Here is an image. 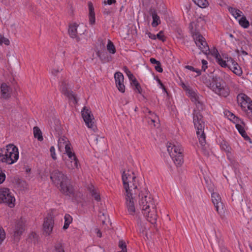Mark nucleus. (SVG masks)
Listing matches in <instances>:
<instances>
[{
  "label": "nucleus",
  "instance_id": "nucleus-1",
  "mask_svg": "<svg viewBox=\"0 0 252 252\" xmlns=\"http://www.w3.org/2000/svg\"><path fill=\"white\" fill-rule=\"evenodd\" d=\"M185 89L189 94V96L196 106L193 113V122L194 127L196 129V135L201 145V149L204 154L208 156L209 152L205 146V122L203 121V116L200 113L204 109V105L202 101V96L197 94L193 90L187 87H186Z\"/></svg>",
  "mask_w": 252,
  "mask_h": 252
},
{
  "label": "nucleus",
  "instance_id": "nucleus-2",
  "mask_svg": "<svg viewBox=\"0 0 252 252\" xmlns=\"http://www.w3.org/2000/svg\"><path fill=\"white\" fill-rule=\"evenodd\" d=\"M136 177L134 173L124 171L122 175V181L125 190V198L127 211L131 215H134L135 212L134 200L139 189L135 182Z\"/></svg>",
  "mask_w": 252,
  "mask_h": 252
},
{
  "label": "nucleus",
  "instance_id": "nucleus-3",
  "mask_svg": "<svg viewBox=\"0 0 252 252\" xmlns=\"http://www.w3.org/2000/svg\"><path fill=\"white\" fill-rule=\"evenodd\" d=\"M139 205L146 220L153 224H156L158 219L157 209L153 198L149 191L144 188L137 192Z\"/></svg>",
  "mask_w": 252,
  "mask_h": 252
},
{
  "label": "nucleus",
  "instance_id": "nucleus-4",
  "mask_svg": "<svg viewBox=\"0 0 252 252\" xmlns=\"http://www.w3.org/2000/svg\"><path fill=\"white\" fill-rule=\"evenodd\" d=\"M50 179L63 194L71 196L73 194L74 189L71 184L70 179L62 171L58 169L54 170L50 173Z\"/></svg>",
  "mask_w": 252,
  "mask_h": 252
},
{
  "label": "nucleus",
  "instance_id": "nucleus-5",
  "mask_svg": "<svg viewBox=\"0 0 252 252\" xmlns=\"http://www.w3.org/2000/svg\"><path fill=\"white\" fill-rule=\"evenodd\" d=\"M19 158L18 148L13 144H9L6 148L0 150V161L12 164Z\"/></svg>",
  "mask_w": 252,
  "mask_h": 252
},
{
  "label": "nucleus",
  "instance_id": "nucleus-6",
  "mask_svg": "<svg viewBox=\"0 0 252 252\" xmlns=\"http://www.w3.org/2000/svg\"><path fill=\"white\" fill-rule=\"evenodd\" d=\"M208 86L220 96L226 97L229 94V88L225 85L222 79L220 77H213Z\"/></svg>",
  "mask_w": 252,
  "mask_h": 252
},
{
  "label": "nucleus",
  "instance_id": "nucleus-7",
  "mask_svg": "<svg viewBox=\"0 0 252 252\" xmlns=\"http://www.w3.org/2000/svg\"><path fill=\"white\" fill-rule=\"evenodd\" d=\"M167 151L174 163L177 166L181 165L183 163V149L181 145L170 143L167 145Z\"/></svg>",
  "mask_w": 252,
  "mask_h": 252
},
{
  "label": "nucleus",
  "instance_id": "nucleus-8",
  "mask_svg": "<svg viewBox=\"0 0 252 252\" xmlns=\"http://www.w3.org/2000/svg\"><path fill=\"white\" fill-rule=\"evenodd\" d=\"M82 117L89 128L92 129L94 131L97 129L95 124V120L93 114L89 107L84 106L81 111Z\"/></svg>",
  "mask_w": 252,
  "mask_h": 252
},
{
  "label": "nucleus",
  "instance_id": "nucleus-9",
  "mask_svg": "<svg viewBox=\"0 0 252 252\" xmlns=\"http://www.w3.org/2000/svg\"><path fill=\"white\" fill-rule=\"evenodd\" d=\"M192 35L197 46L205 54L209 53V47L205 40V38L199 32L194 31L192 32Z\"/></svg>",
  "mask_w": 252,
  "mask_h": 252
},
{
  "label": "nucleus",
  "instance_id": "nucleus-10",
  "mask_svg": "<svg viewBox=\"0 0 252 252\" xmlns=\"http://www.w3.org/2000/svg\"><path fill=\"white\" fill-rule=\"evenodd\" d=\"M15 198L7 188L0 189V202L7 204L10 207L14 206Z\"/></svg>",
  "mask_w": 252,
  "mask_h": 252
},
{
  "label": "nucleus",
  "instance_id": "nucleus-11",
  "mask_svg": "<svg viewBox=\"0 0 252 252\" xmlns=\"http://www.w3.org/2000/svg\"><path fill=\"white\" fill-rule=\"evenodd\" d=\"M232 118L234 119V123H236L235 127L238 130L240 134L242 135V137L244 138L246 140L249 141L250 143H251V139L247 135V133L244 128V126H245L244 122L239 119L238 117H236L233 114L231 113L230 118L229 119L230 120H232Z\"/></svg>",
  "mask_w": 252,
  "mask_h": 252
},
{
  "label": "nucleus",
  "instance_id": "nucleus-12",
  "mask_svg": "<svg viewBox=\"0 0 252 252\" xmlns=\"http://www.w3.org/2000/svg\"><path fill=\"white\" fill-rule=\"evenodd\" d=\"M212 200L217 212L222 216L224 214V205L221 202V199L220 194L215 192L212 193Z\"/></svg>",
  "mask_w": 252,
  "mask_h": 252
},
{
  "label": "nucleus",
  "instance_id": "nucleus-13",
  "mask_svg": "<svg viewBox=\"0 0 252 252\" xmlns=\"http://www.w3.org/2000/svg\"><path fill=\"white\" fill-rule=\"evenodd\" d=\"M237 101L242 109L245 112L249 110V106L252 103L251 98L244 94H239L237 96Z\"/></svg>",
  "mask_w": 252,
  "mask_h": 252
},
{
  "label": "nucleus",
  "instance_id": "nucleus-14",
  "mask_svg": "<svg viewBox=\"0 0 252 252\" xmlns=\"http://www.w3.org/2000/svg\"><path fill=\"white\" fill-rule=\"evenodd\" d=\"M67 87L68 84L65 81H63L62 82L60 90L62 94L66 96L69 99L73 100L74 103H77V100L75 94L72 91L68 89Z\"/></svg>",
  "mask_w": 252,
  "mask_h": 252
},
{
  "label": "nucleus",
  "instance_id": "nucleus-15",
  "mask_svg": "<svg viewBox=\"0 0 252 252\" xmlns=\"http://www.w3.org/2000/svg\"><path fill=\"white\" fill-rule=\"evenodd\" d=\"M54 224V220L52 216L50 215H48L44 220L43 224V230L44 233L47 235H49L52 232L53 226Z\"/></svg>",
  "mask_w": 252,
  "mask_h": 252
},
{
  "label": "nucleus",
  "instance_id": "nucleus-16",
  "mask_svg": "<svg viewBox=\"0 0 252 252\" xmlns=\"http://www.w3.org/2000/svg\"><path fill=\"white\" fill-rule=\"evenodd\" d=\"M116 86L119 91L122 93L125 91V86L124 84V76L120 72H117L114 74Z\"/></svg>",
  "mask_w": 252,
  "mask_h": 252
},
{
  "label": "nucleus",
  "instance_id": "nucleus-17",
  "mask_svg": "<svg viewBox=\"0 0 252 252\" xmlns=\"http://www.w3.org/2000/svg\"><path fill=\"white\" fill-rule=\"evenodd\" d=\"M80 26L77 25L76 23H73L70 24L69 26L68 33L71 38H76L77 41L80 40V38L78 37V34H82L84 33L83 31L78 32V28H80Z\"/></svg>",
  "mask_w": 252,
  "mask_h": 252
},
{
  "label": "nucleus",
  "instance_id": "nucleus-18",
  "mask_svg": "<svg viewBox=\"0 0 252 252\" xmlns=\"http://www.w3.org/2000/svg\"><path fill=\"white\" fill-rule=\"evenodd\" d=\"M12 89L9 86L5 83H2L0 85L1 98L8 99L11 97Z\"/></svg>",
  "mask_w": 252,
  "mask_h": 252
},
{
  "label": "nucleus",
  "instance_id": "nucleus-19",
  "mask_svg": "<svg viewBox=\"0 0 252 252\" xmlns=\"http://www.w3.org/2000/svg\"><path fill=\"white\" fill-rule=\"evenodd\" d=\"M24 230V225L22 221H19L16 225L13 236L15 240H19V236L22 234Z\"/></svg>",
  "mask_w": 252,
  "mask_h": 252
},
{
  "label": "nucleus",
  "instance_id": "nucleus-20",
  "mask_svg": "<svg viewBox=\"0 0 252 252\" xmlns=\"http://www.w3.org/2000/svg\"><path fill=\"white\" fill-rule=\"evenodd\" d=\"M64 162L65 166L69 169L78 168L79 162L77 158L74 159H73V158L65 159Z\"/></svg>",
  "mask_w": 252,
  "mask_h": 252
},
{
  "label": "nucleus",
  "instance_id": "nucleus-21",
  "mask_svg": "<svg viewBox=\"0 0 252 252\" xmlns=\"http://www.w3.org/2000/svg\"><path fill=\"white\" fill-rule=\"evenodd\" d=\"M89 7V23L91 25H94L95 22V13L94 11V8L93 4L92 2H88Z\"/></svg>",
  "mask_w": 252,
  "mask_h": 252
},
{
  "label": "nucleus",
  "instance_id": "nucleus-22",
  "mask_svg": "<svg viewBox=\"0 0 252 252\" xmlns=\"http://www.w3.org/2000/svg\"><path fill=\"white\" fill-rule=\"evenodd\" d=\"M221 149L224 150L227 154V156L229 160L232 159V155L231 154V148L228 143L225 141H222L220 144Z\"/></svg>",
  "mask_w": 252,
  "mask_h": 252
},
{
  "label": "nucleus",
  "instance_id": "nucleus-23",
  "mask_svg": "<svg viewBox=\"0 0 252 252\" xmlns=\"http://www.w3.org/2000/svg\"><path fill=\"white\" fill-rule=\"evenodd\" d=\"M96 55L102 63L108 62L111 60V58L109 57L106 51L100 52L98 51L96 52Z\"/></svg>",
  "mask_w": 252,
  "mask_h": 252
},
{
  "label": "nucleus",
  "instance_id": "nucleus-24",
  "mask_svg": "<svg viewBox=\"0 0 252 252\" xmlns=\"http://www.w3.org/2000/svg\"><path fill=\"white\" fill-rule=\"evenodd\" d=\"M130 84L133 87V89L135 91H137L140 94L142 93V89L140 85L135 78L130 80Z\"/></svg>",
  "mask_w": 252,
  "mask_h": 252
},
{
  "label": "nucleus",
  "instance_id": "nucleus-25",
  "mask_svg": "<svg viewBox=\"0 0 252 252\" xmlns=\"http://www.w3.org/2000/svg\"><path fill=\"white\" fill-rule=\"evenodd\" d=\"M88 189L96 200L99 201L100 200L99 195L97 193L93 185L90 184L88 185Z\"/></svg>",
  "mask_w": 252,
  "mask_h": 252
},
{
  "label": "nucleus",
  "instance_id": "nucleus-26",
  "mask_svg": "<svg viewBox=\"0 0 252 252\" xmlns=\"http://www.w3.org/2000/svg\"><path fill=\"white\" fill-rule=\"evenodd\" d=\"M228 10L235 19L240 17L241 16V14L242 13V12L240 10L230 6L228 7Z\"/></svg>",
  "mask_w": 252,
  "mask_h": 252
},
{
  "label": "nucleus",
  "instance_id": "nucleus-27",
  "mask_svg": "<svg viewBox=\"0 0 252 252\" xmlns=\"http://www.w3.org/2000/svg\"><path fill=\"white\" fill-rule=\"evenodd\" d=\"M152 15L153 20L152 25L153 27H156L160 23L159 17L155 10L152 12Z\"/></svg>",
  "mask_w": 252,
  "mask_h": 252
},
{
  "label": "nucleus",
  "instance_id": "nucleus-28",
  "mask_svg": "<svg viewBox=\"0 0 252 252\" xmlns=\"http://www.w3.org/2000/svg\"><path fill=\"white\" fill-rule=\"evenodd\" d=\"M69 143L68 139L65 136H62L59 138L58 140V148L60 150L65 146V144H68Z\"/></svg>",
  "mask_w": 252,
  "mask_h": 252
},
{
  "label": "nucleus",
  "instance_id": "nucleus-29",
  "mask_svg": "<svg viewBox=\"0 0 252 252\" xmlns=\"http://www.w3.org/2000/svg\"><path fill=\"white\" fill-rule=\"evenodd\" d=\"M33 134L35 138H36L38 140L42 141L43 140V138L42 135V132L37 126L33 127Z\"/></svg>",
  "mask_w": 252,
  "mask_h": 252
},
{
  "label": "nucleus",
  "instance_id": "nucleus-30",
  "mask_svg": "<svg viewBox=\"0 0 252 252\" xmlns=\"http://www.w3.org/2000/svg\"><path fill=\"white\" fill-rule=\"evenodd\" d=\"M72 218L68 214H65L64 216V224L63 226V229H66L68 228L69 224L72 222Z\"/></svg>",
  "mask_w": 252,
  "mask_h": 252
},
{
  "label": "nucleus",
  "instance_id": "nucleus-31",
  "mask_svg": "<svg viewBox=\"0 0 252 252\" xmlns=\"http://www.w3.org/2000/svg\"><path fill=\"white\" fill-rule=\"evenodd\" d=\"M194 3L201 8L206 7L208 5L207 0H192Z\"/></svg>",
  "mask_w": 252,
  "mask_h": 252
},
{
  "label": "nucleus",
  "instance_id": "nucleus-32",
  "mask_svg": "<svg viewBox=\"0 0 252 252\" xmlns=\"http://www.w3.org/2000/svg\"><path fill=\"white\" fill-rule=\"evenodd\" d=\"M239 24L244 28H247L249 27V22L247 20L245 16H243L239 21Z\"/></svg>",
  "mask_w": 252,
  "mask_h": 252
},
{
  "label": "nucleus",
  "instance_id": "nucleus-33",
  "mask_svg": "<svg viewBox=\"0 0 252 252\" xmlns=\"http://www.w3.org/2000/svg\"><path fill=\"white\" fill-rule=\"evenodd\" d=\"M107 49L110 53L114 54L116 53L115 47L114 44L110 40H108L107 45Z\"/></svg>",
  "mask_w": 252,
  "mask_h": 252
},
{
  "label": "nucleus",
  "instance_id": "nucleus-34",
  "mask_svg": "<svg viewBox=\"0 0 252 252\" xmlns=\"http://www.w3.org/2000/svg\"><path fill=\"white\" fill-rule=\"evenodd\" d=\"M233 69L231 70L236 75L238 76H240L242 74V70L240 67V66L238 65V64L235 63V66H232Z\"/></svg>",
  "mask_w": 252,
  "mask_h": 252
},
{
  "label": "nucleus",
  "instance_id": "nucleus-35",
  "mask_svg": "<svg viewBox=\"0 0 252 252\" xmlns=\"http://www.w3.org/2000/svg\"><path fill=\"white\" fill-rule=\"evenodd\" d=\"M237 63L232 58H227V67H229L231 70L233 69L232 66H235V63Z\"/></svg>",
  "mask_w": 252,
  "mask_h": 252
},
{
  "label": "nucleus",
  "instance_id": "nucleus-36",
  "mask_svg": "<svg viewBox=\"0 0 252 252\" xmlns=\"http://www.w3.org/2000/svg\"><path fill=\"white\" fill-rule=\"evenodd\" d=\"M55 248L56 252H64V247L61 243L57 244L55 246Z\"/></svg>",
  "mask_w": 252,
  "mask_h": 252
},
{
  "label": "nucleus",
  "instance_id": "nucleus-37",
  "mask_svg": "<svg viewBox=\"0 0 252 252\" xmlns=\"http://www.w3.org/2000/svg\"><path fill=\"white\" fill-rule=\"evenodd\" d=\"M124 69L130 81L132 79H133V78H135L134 76V75H133V74L130 72V71L126 66H125L124 67Z\"/></svg>",
  "mask_w": 252,
  "mask_h": 252
},
{
  "label": "nucleus",
  "instance_id": "nucleus-38",
  "mask_svg": "<svg viewBox=\"0 0 252 252\" xmlns=\"http://www.w3.org/2000/svg\"><path fill=\"white\" fill-rule=\"evenodd\" d=\"M2 43L6 45H8L10 44V41L7 38L0 34V45H1Z\"/></svg>",
  "mask_w": 252,
  "mask_h": 252
},
{
  "label": "nucleus",
  "instance_id": "nucleus-39",
  "mask_svg": "<svg viewBox=\"0 0 252 252\" xmlns=\"http://www.w3.org/2000/svg\"><path fill=\"white\" fill-rule=\"evenodd\" d=\"M185 68L190 70L192 71L196 72L197 73V75L196 76H199L201 74V71L199 69H195L193 66L190 65H186L185 66Z\"/></svg>",
  "mask_w": 252,
  "mask_h": 252
},
{
  "label": "nucleus",
  "instance_id": "nucleus-40",
  "mask_svg": "<svg viewBox=\"0 0 252 252\" xmlns=\"http://www.w3.org/2000/svg\"><path fill=\"white\" fill-rule=\"evenodd\" d=\"M218 63L221 65L222 67H226L227 66V61L226 62L225 61L223 60L221 58L220 56H219L218 59Z\"/></svg>",
  "mask_w": 252,
  "mask_h": 252
},
{
  "label": "nucleus",
  "instance_id": "nucleus-41",
  "mask_svg": "<svg viewBox=\"0 0 252 252\" xmlns=\"http://www.w3.org/2000/svg\"><path fill=\"white\" fill-rule=\"evenodd\" d=\"M156 37H157L159 40H161L162 41H164L165 40V38L163 34V32L162 31H160L157 34Z\"/></svg>",
  "mask_w": 252,
  "mask_h": 252
},
{
  "label": "nucleus",
  "instance_id": "nucleus-42",
  "mask_svg": "<svg viewBox=\"0 0 252 252\" xmlns=\"http://www.w3.org/2000/svg\"><path fill=\"white\" fill-rule=\"evenodd\" d=\"M50 152L51 153V156L52 158L54 160H56L57 159V157L56 156V153H55V149L54 146L51 147L50 149Z\"/></svg>",
  "mask_w": 252,
  "mask_h": 252
},
{
  "label": "nucleus",
  "instance_id": "nucleus-43",
  "mask_svg": "<svg viewBox=\"0 0 252 252\" xmlns=\"http://www.w3.org/2000/svg\"><path fill=\"white\" fill-rule=\"evenodd\" d=\"M5 237V234L2 228L0 227V244L3 241Z\"/></svg>",
  "mask_w": 252,
  "mask_h": 252
},
{
  "label": "nucleus",
  "instance_id": "nucleus-44",
  "mask_svg": "<svg viewBox=\"0 0 252 252\" xmlns=\"http://www.w3.org/2000/svg\"><path fill=\"white\" fill-rule=\"evenodd\" d=\"M246 112L248 117L252 120V103H251V105L249 106V110Z\"/></svg>",
  "mask_w": 252,
  "mask_h": 252
},
{
  "label": "nucleus",
  "instance_id": "nucleus-45",
  "mask_svg": "<svg viewBox=\"0 0 252 252\" xmlns=\"http://www.w3.org/2000/svg\"><path fill=\"white\" fill-rule=\"evenodd\" d=\"M68 156V158L67 159H70L73 158V159H74L75 158H76V157L74 154V153L72 152V151L67 152L65 153Z\"/></svg>",
  "mask_w": 252,
  "mask_h": 252
},
{
  "label": "nucleus",
  "instance_id": "nucleus-46",
  "mask_svg": "<svg viewBox=\"0 0 252 252\" xmlns=\"http://www.w3.org/2000/svg\"><path fill=\"white\" fill-rule=\"evenodd\" d=\"M155 69L158 72H162L163 71V69L161 66V63L160 62L159 63H158L155 66Z\"/></svg>",
  "mask_w": 252,
  "mask_h": 252
},
{
  "label": "nucleus",
  "instance_id": "nucleus-47",
  "mask_svg": "<svg viewBox=\"0 0 252 252\" xmlns=\"http://www.w3.org/2000/svg\"><path fill=\"white\" fill-rule=\"evenodd\" d=\"M37 235L35 233H32L29 236V239L31 240L32 241H33L34 243L35 242L37 239Z\"/></svg>",
  "mask_w": 252,
  "mask_h": 252
},
{
  "label": "nucleus",
  "instance_id": "nucleus-48",
  "mask_svg": "<svg viewBox=\"0 0 252 252\" xmlns=\"http://www.w3.org/2000/svg\"><path fill=\"white\" fill-rule=\"evenodd\" d=\"M157 118V116L155 114H152V115H151V117L150 118L152 123H153L154 124L155 126H156V125L155 124V123L156 121Z\"/></svg>",
  "mask_w": 252,
  "mask_h": 252
},
{
  "label": "nucleus",
  "instance_id": "nucleus-49",
  "mask_svg": "<svg viewBox=\"0 0 252 252\" xmlns=\"http://www.w3.org/2000/svg\"><path fill=\"white\" fill-rule=\"evenodd\" d=\"M116 2V0H104L103 3H104V4L105 5H106L107 4L111 5L112 3H115Z\"/></svg>",
  "mask_w": 252,
  "mask_h": 252
},
{
  "label": "nucleus",
  "instance_id": "nucleus-50",
  "mask_svg": "<svg viewBox=\"0 0 252 252\" xmlns=\"http://www.w3.org/2000/svg\"><path fill=\"white\" fill-rule=\"evenodd\" d=\"M64 148H65V153H66L67 152L71 151V149H72L71 145L69 143L68 144H65V146H64Z\"/></svg>",
  "mask_w": 252,
  "mask_h": 252
},
{
  "label": "nucleus",
  "instance_id": "nucleus-51",
  "mask_svg": "<svg viewBox=\"0 0 252 252\" xmlns=\"http://www.w3.org/2000/svg\"><path fill=\"white\" fill-rule=\"evenodd\" d=\"M212 55L215 56L216 59H218V58L220 56L219 53H218V51L217 49H214L213 51H212Z\"/></svg>",
  "mask_w": 252,
  "mask_h": 252
},
{
  "label": "nucleus",
  "instance_id": "nucleus-52",
  "mask_svg": "<svg viewBox=\"0 0 252 252\" xmlns=\"http://www.w3.org/2000/svg\"><path fill=\"white\" fill-rule=\"evenodd\" d=\"M112 12L111 9H107L106 8H105L103 10V14L105 15H109Z\"/></svg>",
  "mask_w": 252,
  "mask_h": 252
},
{
  "label": "nucleus",
  "instance_id": "nucleus-53",
  "mask_svg": "<svg viewBox=\"0 0 252 252\" xmlns=\"http://www.w3.org/2000/svg\"><path fill=\"white\" fill-rule=\"evenodd\" d=\"M157 81H158V83H159V84L161 86V87L162 88L163 90L167 94V91L166 90V89H165V87L164 86V85H163L162 83L161 82L160 79L158 78L157 79Z\"/></svg>",
  "mask_w": 252,
  "mask_h": 252
},
{
  "label": "nucleus",
  "instance_id": "nucleus-54",
  "mask_svg": "<svg viewBox=\"0 0 252 252\" xmlns=\"http://www.w3.org/2000/svg\"><path fill=\"white\" fill-rule=\"evenodd\" d=\"M150 62L152 64H157L158 63H159V61L156 60L155 58H151Z\"/></svg>",
  "mask_w": 252,
  "mask_h": 252
},
{
  "label": "nucleus",
  "instance_id": "nucleus-55",
  "mask_svg": "<svg viewBox=\"0 0 252 252\" xmlns=\"http://www.w3.org/2000/svg\"><path fill=\"white\" fill-rule=\"evenodd\" d=\"M60 71V70L59 69H53L52 70V73L54 75H56Z\"/></svg>",
  "mask_w": 252,
  "mask_h": 252
},
{
  "label": "nucleus",
  "instance_id": "nucleus-56",
  "mask_svg": "<svg viewBox=\"0 0 252 252\" xmlns=\"http://www.w3.org/2000/svg\"><path fill=\"white\" fill-rule=\"evenodd\" d=\"M148 36H149V38H150L152 39H156V35L155 34L151 33V32L148 33Z\"/></svg>",
  "mask_w": 252,
  "mask_h": 252
},
{
  "label": "nucleus",
  "instance_id": "nucleus-57",
  "mask_svg": "<svg viewBox=\"0 0 252 252\" xmlns=\"http://www.w3.org/2000/svg\"><path fill=\"white\" fill-rule=\"evenodd\" d=\"M95 232H96L97 234V236L99 238L101 237L102 236V234H101V232H100V230H99L98 229L96 228L95 229Z\"/></svg>",
  "mask_w": 252,
  "mask_h": 252
},
{
  "label": "nucleus",
  "instance_id": "nucleus-58",
  "mask_svg": "<svg viewBox=\"0 0 252 252\" xmlns=\"http://www.w3.org/2000/svg\"><path fill=\"white\" fill-rule=\"evenodd\" d=\"M144 113H149V114H150V115H152V114H154V113H153L152 112V111H150L149 109H148L147 108H146L145 109V110H144Z\"/></svg>",
  "mask_w": 252,
  "mask_h": 252
},
{
  "label": "nucleus",
  "instance_id": "nucleus-59",
  "mask_svg": "<svg viewBox=\"0 0 252 252\" xmlns=\"http://www.w3.org/2000/svg\"><path fill=\"white\" fill-rule=\"evenodd\" d=\"M241 52L242 54L243 55H245V56L248 55V53L247 52H246L245 51H244L242 48H241Z\"/></svg>",
  "mask_w": 252,
  "mask_h": 252
},
{
  "label": "nucleus",
  "instance_id": "nucleus-60",
  "mask_svg": "<svg viewBox=\"0 0 252 252\" xmlns=\"http://www.w3.org/2000/svg\"><path fill=\"white\" fill-rule=\"evenodd\" d=\"M207 68V65H202V70L203 71H205Z\"/></svg>",
  "mask_w": 252,
  "mask_h": 252
},
{
  "label": "nucleus",
  "instance_id": "nucleus-61",
  "mask_svg": "<svg viewBox=\"0 0 252 252\" xmlns=\"http://www.w3.org/2000/svg\"><path fill=\"white\" fill-rule=\"evenodd\" d=\"M201 62H202V65H207L208 63H207V62L206 60H202L201 61Z\"/></svg>",
  "mask_w": 252,
  "mask_h": 252
},
{
  "label": "nucleus",
  "instance_id": "nucleus-62",
  "mask_svg": "<svg viewBox=\"0 0 252 252\" xmlns=\"http://www.w3.org/2000/svg\"><path fill=\"white\" fill-rule=\"evenodd\" d=\"M249 247H250V249L252 251V245L250 244L249 245Z\"/></svg>",
  "mask_w": 252,
  "mask_h": 252
},
{
  "label": "nucleus",
  "instance_id": "nucleus-63",
  "mask_svg": "<svg viewBox=\"0 0 252 252\" xmlns=\"http://www.w3.org/2000/svg\"><path fill=\"white\" fill-rule=\"evenodd\" d=\"M229 37H231V38H233V35L232 34H229Z\"/></svg>",
  "mask_w": 252,
  "mask_h": 252
},
{
  "label": "nucleus",
  "instance_id": "nucleus-64",
  "mask_svg": "<svg viewBox=\"0 0 252 252\" xmlns=\"http://www.w3.org/2000/svg\"><path fill=\"white\" fill-rule=\"evenodd\" d=\"M223 252H230L229 251H228V250H225L223 251Z\"/></svg>",
  "mask_w": 252,
  "mask_h": 252
}]
</instances>
